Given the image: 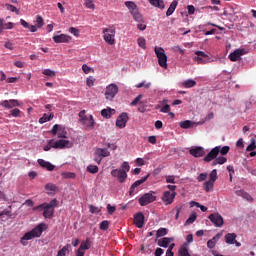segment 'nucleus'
<instances>
[{
    "label": "nucleus",
    "mask_w": 256,
    "mask_h": 256,
    "mask_svg": "<svg viewBox=\"0 0 256 256\" xmlns=\"http://www.w3.org/2000/svg\"><path fill=\"white\" fill-rule=\"evenodd\" d=\"M48 225L46 223H40L36 227H34L32 230L26 232L21 238H20V244L23 247H27L29 242L33 239L41 238L43 235V231H47Z\"/></svg>",
    "instance_id": "nucleus-1"
},
{
    "label": "nucleus",
    "mask_w": 256,
    "mask_h": 256,
    "mask_svg": "<svg viewBox=\"0 0 256 256\" xmlns=\"http://www.w3.org/2000/svg\"><path fill=\"white\" fill-rule=\"evenodd\" d=\"M58 203L56 199H53L50 203H43L35 208L37 209H43V216L45 218H52L54 214V208L57 207Z\"/></svg>",
    "instance_id": "nucleus-2"
},
{
    "label": "nucleus",
    "mask_w": 256,
    "mask_h": 256,
    "mask_svg": "<svg viewBox=\"0 0 256 256\" xmlns=\"http://www.w3.org/2000/svg\"><path fill=\"white\" fill-rule=\"evenodd\" d=\"M111 153L107 148H96L94 151L93 161L100 165L104 158L110 157Z\"/></svg>",
    "instance_id": "nucleus-3"
},
{
    "label": "nucleus",
    "mask_w": 256,
    "mask_h": 256,
    "mask_svg": "<svg viewBox=\"0 0 256 256\" xmlns=\"http://www.w3.org/2000/svg\"><path fill=\"white\" fill-rule=\"evenodd\" d=\"M219 178L217 175V169H213L209 174V180L204 182L203 189L209 193L212 191L213 187L215 186L216 180Z\"/></svg>",
    "instance_id": "nucleus-4"
},
{
    "label": "nucleus",
    "mask_w": 256,
    "mask_h": 256,
    "mask_svg": "<svg viewBox=\"0 0 256 256\" xmlns=\"http://www.w3.org/2000/svg\"><path fill=\"white\" fill-rule=\"evenodd\" d=\"M119 93V87L115 83L109 84L105 89V99L107 101H113L116 95Z\"/></svg>",
    "instance_id": "nucleus-5"
},
{
    "label": "nucleus",
    "mask_w": 256,
    "mask_h": 256,
    "mask_svg": "<svg viewBox=\"0 0 256 256\" xmlns=\"http://www.w3.org/2000/svg\"><path fill=\"white\" fill-rule=\"evenodd\" d=\"M103 39L106 43L109 45L115 44V36H116V28L115 27H109L103 29Z\"/></svg>",
    "instance_id": "nucleus-6"
},
{
    "label": "nucleus",
    "mask_w": 256,
    "mask_h": 256,
    "mask_svg": "<svg viewBox=\"0 0 256 256\" xmlns=\"http://www.w3.org/2000/svg\"><path fill=\"white\" fill-rule=\"evenodd\" d=\"M50 144L53 146V149L56 150H63V149H71L73 147V143L69 140H57L54 141L53 139L50 140Z\"/></svg>",
    "instance_id": "nucleus-7"
},
{
    "label": "nucleus",
    "mask_w": 256,
    "mask_h": 256,
    "mask_svg": "<svg viewBox=\"0 0 256 256\" xmlns=\"http://www.w3.org/2000/svg\"><path fill=\"white\" fill-rule=\"evenodd\" d=\"M155 53L158 58V63L160 67L167 69V55L165 54V50L162 47H155Z\"/></svg>",
    "instance_id": "nucleus-8"
},
{
    "label": "nucleus",
    "mask_w": 256,
    "mask_h": 256,
    "mask_svg": "<svg viewBox=\"0 0 256 256\" xmlns=\"http://www.w3.org/2000/svg\"><path fill=\"white\" fill-rule=\"evenodd\" d=\"M150 174H147L146 176L142 177L141 179L136 180V182L130 187L129 195L133 197L135 194L139 192V186L142 185L147 181Z\"/></svg>",
    "instance_id": "nucleus-9"
},
{
    "label": "nucleus",
    "mask_w": 256,
    "mask_h": 256,
    "mask_svg": "<svg viewBox=\"0 0 256 256\" xmlns=\"http://www.w3.org/2000/svg\"><path fill=\"white\" fill-rule=\"evenodd\" d=\"M155 192L151 191L149 193L144 194L141 198H139L138 202L141 206H146L156 200V196H154Z\"/></svg>",
    "instance_id": "nucleus-10"
},
{
    "label": "nucleus",
    "mask_w": 256,
    "mask_h": 256,
    "mask_svg": "<svg viewBox=\"0 0 256 256\" xmlns=\"http://www.w3.org/2000/svg\"><path fill=\"white\" fill-rule=\"evenodd\" d=\"M219 151H221V146H216L211 149V152H209L204 158L203 161L206 163H210L213 160H216L219 156Z\"/></svg>",
    "instance_id": "nucleus-11"
},
{
    "label": "nucleus",
    "mask_w": 256,
    "mask_h": 256,
    "mask_svg": "<svg viewBox=\"0 0 256 256\" xmlns=\"http://www.w3.org/2000/svg\"><path fill=\"white\" fill-rule=\"evenodd\" d=\"M111 175L112 177L117 178L119 183H125L127 180V173H125V171L122 169H113L111 171Z\"/></svg>",
    "instance_id": "nucleus-12"
},
{
    "label": "nucleus",
    "mask_w": 256,
    "mask_h": 256,
    "mask_svg": "<svg viewBox=\"0 0 256 256\" xmlns=\"http://www.w3.org/2000/svg\"><path fill=\"white\" fill-rule=\"evenodd\" d=\"M208 218L215 227H222L224 224V219L219 213H212L208 216Z\"/></svg>",
    "instance_id": "nucleus-13"
},
{
    "label": "nucleus",
    "mask_w": 256,
    "mask_h": 256,
    "mask_svg": "<svg viewBox=\"0 0 256 256\" xmlns=\"http://www.w3.org/2000/svg\"><path fill=\"white\" fill-rule=\"evenodd\" d=\"M176 195V192L166 191L163 194L162 200L166 205H171L174 202Z\"/></svg>",
    "instance_id": "nucleus-14"
},
{
    "label": "nucleus",
    "mask_w": 256,
    "mask_h": 256,
    "mask_svg": "<svg viewBox=\"0 0 256 256\" xmlns=\"http://www.w3.org/2000/svg\"><path fill=\"white\" fill-rule=\"evenodd\" d=\"M189 154L194 158H201L206 155V151L203 147H195L189 150Z\"/></svg>",
    "instance_id": "nucleus-15"
},
{
    "label": "nucleus",
    "mask_w": 256,
    "mask_h": 256,
    "mask_svg": "<svg viewBox=\"0 0 256 256\" xmlns=\"http://www.w3.org/2000/svg\"><path fill=\"white\" fill-rule=\"evenodd\" d=\"M127 121H129V116L127 113H122L116 120V126L119 128H124L127 125Z\"/></svg>",
    "instance_id": "nucleus-16"
},
{
    "label": "nucleus",
    "mask_w": 256,
    "mask_h": 256,
    "mask_svg": "<svg viewBox=\"0 0 256 256\" xmlns=\"http://www.w3.org/2000/svg\"><path fill=\"white\" fill-rule=\"evenodd\" d=\"M242 55H245V50L237 49L234 52L230 53L229 59L231 62H237Z\"/></svg>",
    "instance_id": "nucleus-17"
},
{
    "label": "nucleus",
    "mask_w": 256,
    "mask_h": 256,
    "mask_svg": "<svg viewBox=\"0 0 256 256\" xmlns=\"http://www.w3.org/2000/svg\"><path fill=\"white\" fill-rule=\"evenodd\" d=\"M37 162L40 167L46 169L49 172H52L55 169V166L49 161H45V159H38Z\"/></svg>",
    "instance_id": "nucleus-18"
},
{
    "label": "nucleus",
    "mask_w": 256,
    "mask_h": 256,
    "mask_svg": "<svg viewBox=\"0 0 256 256\" xmlns=\"http://www.w3.org/2000/svg\"><path fill=\"white\" fill-rule=\"evenodd\" d=\"M71 39L72 37L66 34L53 36V40L55 43H68Z\"/></svg>",
    "instance_id": "nucleus-19"
},
{
    "label": "nucleus",
    "mask_w": 256,
    "mask_h": 256,
    "mask_svg": "<svg viewBox=\"0 0 256 256\" xmlns=\"http://www.w3.org/2000/svg\"><path fill=\"white\" fill-rule=\"evenodd\" d=\"M134 224L138 229H142L144 225V215L143 213L139 212L134 216Z\"/></svg>",
    "instance_id": "nucleus-20"
},
{
    "label": "nucleus",
    "mask_w": 256,
    "mask_h": 256,
    "mask_svg": "<svg viewBox=\"0 0 256 256\" xmlns=\"http://www.w3.org/2000/svg\"><path fill=\"white\" fill-rule=\"evenodd\" d=\"M1 106L7 109H12L13 107H20L21 104L18 100H6L1 103Z\"/></svg>",
    "instance_id": "nucleus-21"
},
{
    "label": "nucleus",
    "mask_w": 256,
    "mask_h": 256,
    "mask_svg": "<svg viewBox=\"0 0 256 256\" xmlns=\"http://www.w3.org/2000/svg\"><path fill=\"white\" fill-rule=\"evenodd\" d=\"M173 241H174L173 238L164 237V238L158 240V246L162 247V248H168L170 243Z\"/></svg>",
    "instance_id": "nucleus-22"
},
{
    "label": "nucleus",
    "mask_w": 256,
    "mask_h": 256,
    "mask_svg": "<svg viewBox=\"0 0 256 256\" xmlns=\"http://www.w3.org/2000/svg\"><path fill=\"white\" fill-rule=\"evenodd\" d=\"M115 114H116V110L110 107H108L107 109L101 110V116H103L106 119H110Z\"/></svg>",
    "instance_id": "nucleus-23"
},
{
    "label": "nucleus",
    "mask_w": 256,
    "mask_h": 256,
    "mask_svg": "<svg viewBox=\"0 0 256 256\" xmlns=\"http://www.w3.org/2000/svg\"><path fill=\"white\" fill-rule=\"evenodd\" d=\"M219 239H221V235L216 234L212 239L208 240L207 247L209 249H214L215 246L217 245V242L219 241Z\"/></svg>",
    "instance_id": "nucleus-24"
},
{
    "label": "nucleus",
    "mask_w": 256,
    "mask_h": 256,
    "mask_svg": "<svg viewBox=\"0 0 256 256\" xmlns=\"http://www.w3.org/2000/svg\"><path fill=\"white\" fill-rule=\"evenodd\" d=\"M80 124L84 125L86 129L94 126L95 122H94L93 116L90 115L89 117L85 118L83 121L80 122Z\"/></svg>",
    "instance_id": "nucleus-25"
},
{
    "label": "nucleus",
    "mask_w": 256,
    "mask_h": 256,
    "mask_svg": "<svg viewBox=\"0 0 256 256\" xmlns=\"http://www.w3.org/2000/svg\"><path fill=\"white\" fill-rule=\"evenodd\" d=\"M237 235L235 233H228L225 235L226 244L234 245L236 242Z\"/></svg>",
    "instance_id": "nucleus-26"
},
{
    "label": "nucleus",
    "mask_w": 256,
    "mask_h": 256,
    "mask_svg": "<svg viewBox=\"0 0 256 256\" xmlns=\"http://www.w3.org/2000/svg\"><path fill=\"white\" fill-rule=\"evenodd\" d=\"M179 0H172V4H170V7L167 10L166 16L169 17L171 16L174 11L176 10L178 6Z\"/></svg>",
    "instance_id": "nucleus-27"
},
{
    "label": "nucleus",
    "mask_w": 256,
    "mask_h": 256,
    "mask_svg": "<svg viewBox=\"0 0 256 256\" xmlns=\"http://www.w3.org/2000/svg\"><path fill=\"white\" fill-rule=\"evenodd\" d=\"M148 1L154 7H157L159 9H165L164 0H148Z\"/></svg>",
    "instance_id": "nucleus-28"
},
{
    "label": "nucleus",
    "mask_w": 256,
    "mask_h": 256,
    "mask_svg": "<svg viewBox=\"0 0 256 256\" xmlns=\"http://www.w3.org/2000/svg\"><path fill=\"white\" fill-rule=\"evenodd\" d=\"M196 85H197V82H196L195 80H193V79H187V80H185V81L182 82V86H183L184 88H187V89L193 88V87H195Z\"/></svg>",
    "instance_id": "nucleus-29"
},
{
    "label": "nucleus",
    "mask_w": 256,
    "mask_h": 256,
    "mask_svg": "<svg viewBox=\"0 0 256 256\" xmlns=\"http://www.w3.org/2000/svg\"><path fill=\"white\" fill-rule=\"evenodd\" d=\"M125 6L129 9L130 14H133L134 11L138 10L135 2L133 1H126Z\"/></svg>",
    "instance_id": "nucleus-30"
},
{
    "label": "nucleus",
    "mask_w": 256,
    "mask_h": 256,
    "mask_svg": "<svg viewBox=\"0 0 256 256\" xmlns=\"http://www.w3.org/2000/svg\"><path fill=\"white\" fill-rule=\"evenodd\" d=\"M226 162H227V158L224 156H220V157L216 158L215 160H213L212 166L223 165Z\"/></svg>",
    "instance_id": "nucleus-31"
},
{
    "label": "nucleus",
    "mask_w": 256,
    "mask_h": 256,
    "mask_svg": "<svg viewBox=\"0 0 256 256\" xmlns=\"http://www.w3.org/2000/svg\"><path fill=\"white\" fill-rule=\"evenodd\" d=\"M193 125H194V122L190 121V120H185V121L179 122V126L182 129H189V128L193 127Z\"/></svg>",
    "instance_id": "nucleus-32"
},
{
    "label": "nucleus",
    "mask_w": 256,
    "mask_h": 256,
    "mask_svg": "<svg viewBox=\"0 0 256 256\" xmlns=\"http://www.w3.org/2000/svg\"><path fill=\"white\" fill-rule=\"evenodd\" d=\"M71 248L70 244L65 245L62 249L58 251L57 256H67L69 254V249Z\"/></svg>",
    "instance_id": "nucleus-33"
},
{
    "label": "nucleus",
    "mask_w": 256,
    "mask_h": 256,
    "mask_svg": "<svg viewBox=\"0 0 256 256\" xmlns=\"http://www.w3.org/2000/svg\"><path fill=\"white\" fill-rule=\"evenodd\" d=\"M86 171L90 174H97L99 172V167L97 165L90 164L86 167Z\"/></svg>",
    "instance_id": "nucleus-34"
},
{
    "label": "nucleus",
    "mask_w": 256,
    "mask_h": 256,
    "mask_svg": "<svg viewBox=\"0 0 256 256\" xmlns=\"http://www.w3.org/2000/svg\"><path fill=\"white\" fill-rule=\"evenodd\" d=\"M131 15L133 16V19H134L136 22H142V21H143V17H142V15L139 13L138 9L135 10L134 12H132Z\"/></svg>",
    "instance_id": "nucleus-35"
},
{
    "label": "nucleus",
    "mask_w": 256,
    "mask_h": 256,
    "mask_svg": "<svg viewBox=\"0 0 256 256\" xmlns=\"http://www.w3.org/2000/svg\"><path fill=\"white\" fill-rule=\"evenodd\" d=\"M178 256H192V255L189 253V250L187 247L182 246L178 251Z\"/></svg>",
    "instance_id": "nucleus-36"
},
{
    "label": "nucleus",
    "mask_w": 256,
    "mask_h": 256,
    "mask_svg": "<svg viewBox=\"0 0 256 256\" xmlns=\"http://www.w3.org/2000/svg\"><path fill=\"white\" fill-rule=\"evenodd\" d=\"M109 225H110V222H109L108 220H103V221L99 224V229H100L101 231H108Z\"/></svg>",
    "instance_id": "nucleus-37"
},
{
    "label": "nucleus",
    "mask_w": 256,
    "mask_h": 256,
    "mask_svg": "<svg viewBox=\"0 0 256 256\" xmlns=\"http://www.w3.org/2000/svg\"><path fill=\"white\" fill-rule=\"evenodd\" d=\"M53 117H54L53 114H50V115L44 114L43 117H41V118L39 119V123H40V124H43V123H45V122H47V121L52 120Z\"/></svg>",
    "instance_id": "nucleus-38"
},
{
    "label": "nucleus",
    "mask_w": 256,
    "mask_h": 256,
    "mask_svg": "<svg viewBox=\"0 0 256 256\" xmlns=\"http://www.w3.org/2000/svg\"><path fill=\"white\" fill-rule=\"evenodd\" d=\"M6 9L15 13L16 15L20 14V10H18L16 6H13V4H6Z\"/></svg>",
    "instance_id": "nucleus-39"
},
{
    "label": "nucleus",
    "mask_w": 256,
    "mask_h": 256,
    "mask_svg": "<svg viewBox=\"0 0 256 256\" xmlns=\"http://www.w3.org/2000/svg\"><path fill=\"white\" fill-rule=\"evenodd\" d=\"M208 57H201V56H199V57H197V56H195L194 58H193V60H194V62H196L197 64H202V65H204V64H207V60H205V59H207Z\"/></svg>",
    "instance_id": "nucleus-40"
},
{
    "label": "nucleus",
    "mask_w": 256,
    "mask_h": 256,
    "mask_svg": "<svg viewBox=\"0 0 256 256\" xmlns=\"http://www.w3.org/2000/svg\"><path fill=\"white\" fill-rule=\"evenodd\" d=\"M168 233V230L166 228H160L158 231H157V239L159 238H162V237H165Z\"/></svg>",
    "instance_id": "nucleus-41"
},
{
    "label": "nucleus",
    "mask_w": 256,
    "mask_h": 256,
    "mask_svg": "<svg viewBox=\"0 0 256 256\" xmlns=\"http://www.w3.org/2000/svg\"><path fill=\"white\" fill-rule=\"evenodd\" d=\"M121 170L127 174L129 170H131V166H129V162L124 161L121 165Z\"/></svg>",
    "instance_id": "nucleus-42"
},
{
    "label": "nucleus",
    "mask_w": 256,
    "mask_h": 256,
    "mask_svg": "<svg viewBox=\"0 0 256 256\" xmlns=\"http://www.w3.org/2000/svg\"><path fill=\"white\" fill-rule=\"evenodd\" d=\"M146 88L149 89L151 87V82L142 81L141 83L136 84V88Z\"/></svg>",
    "instance_id": "nucleus-43"
},
{
    "label": "nucleus",
    "mask_w": 256,
    "mask_h": 256,
    "mask_svg": "<svg viewBox=\"0 0 256 256\" xmlns=\"http://www.w3.org/2000/svg\"><path fill=\"white\" fill-rule=\"evenodd\" d=\"M247 152H252L256 150V140L254 138L251 139L250 145L247 147Z\"/></svg>",
    "instance_id": "nucleus-44"
},
{
    "label": "nucleus",
    "mask_w": 256,
    "mask_h": 256,
    "mask_svg": "<svg viewBox=\"0 0 256 256\" xmlns=\"http://www.w3.org/2000/svg\"><path fill=\"white\" fill-rule=\"evenodd\" d=\"M207 178H208V173L202 172V173H200V174L197 176V181H198V182H204V181L207 180Z\"/></svg>",
    "instance_id": "nucleus-45"
},
{
    "label": "nucleus",
    "mask_w": 256,
    "mask_h": 256,
    "mask_svg": "<svg viewBox=\"0 0 256 256\" xmlns=\"http://www.w3.org/2000/svg\"><path fill=\"white\" fill-rule=\"evenodd\" d=\"M197 219V214L192 213L189 218L186 220L185 224H193Z\"/></svg>",
    "instance_id": "nucleus-46"
},
{
    "label": "nucleus",
    "mask_w": 256,
    "mask_h": 256,
    "mask_svg": "<svg viewBox=\"0 0 256 256\" xmlns=\"http://www.w3.org/2000/svg\"><path fill=\"white\" fill-rule=\"evenodd\" d=\"M43 75L48 76V77H55L56 73L53 70L50 69H44L42 72Z\"/></svg>",
    "instance_id": "nucleus-47"
},
{
    "label": "nucleus",
    "mask_w": 256,
    "mask_h": 256,
    "mask_svg": "<svg viewBox=\"0 0 256 256\" xmlns=\"http://www.w3.org/2000/svg\"><path fill=\"white\" fill-rule=\"evenodd\" d=\"M43 25H45V22H44V20H43V17H41V16H36V26H37L38 28H41V27H43Z\"/></svg>",
    "instance_id": "nucleus-48"
},
{
    "label": "nucleus",
    "mask_w": 256,
    "mask_h": 256,
    "mask_svg": "<svg viewBox=\"0 0 256 256\" xmlns=\"http://www.w3.org/2000/svg\"><path fill=\"white\" fill-rule=\"evenodd\" d=\"M137 43L141 49H146V40L143 37H139Z\"/></svg>",
    "instance_id": "nucleus-49"
},
{
    "label": "nucleus",
    "mask_w": 256,
    "mask_h": 256,
    "mask_svg": "<svg viewBox=\"0 0 256 256\" xmlns=\"http://www.w3.org/2000/svg\"><path fill=\"white\" fill-rule=\"evenodd\" d=\"M229 150H230V147H229V146H223L222 148H221V146H220L219 153H220L222 156H226V155L228 154Z\"/></svg>",
    "instance_id": "nucleus-50"
},
{
    "label": "nucleus",
    "mask_w": 256,
    "mask_h": 256,
    "mask_svg": "<svg viewBox=\"0 0 256 256\" xmlns=\"http://www.w3.org/2000/svg\"><path fill=\"white\" fill-rule=\"evenodd\" d=\"M45 189L47 191H51V192H55L58 190V188H57V186H55V184H50V183L46 184Z\"/></svg>",
    "instance_id": "nucleus-51"
},
{
    "label": "nucleus",
    "mask_w": 256,
    "mask_h": 256,
    "mask_svg": "<svg viewBox=\"0 0 256 256\" xmlns=\"http://www.w3.org/2000/svg\"><path fill=\"white\" fill-rule=\"evenodd\" d=\"M236 194H237L238 196H242L243 198H245V199H247V200L252 199V197H251L248 193H245V192H243L242 190L237 191Z\"/></svg>",
    "instance_id": "nucleus-52"
},
{
    "label": "nucleus",
    "mask_w": 256,
    "mask_h": 256,
    "mask_svg": "<svg viewBox=\"0 0 256 256\" xmlns=\"http://www.w3.org/2000/svg\"><path fill=\"white\" fill-rule=\"evenodd\" d=\"M84 5L88 9H91V10L95 9V4H94L93 0H86V3H84Z\"/></svg>",
    "instance_id": "nucleus-53"
},
{
    "label": "nucleus",
    "mask_w": 256,
    "mask_h": 256,
    "mask_svg": "<svg viewBox=\"0 0 256 256\" xmlns=\"http://www.w3.org/2000/svg\"><path fill=\"white\" fill-rule=\"evenodd\" d=\"M21 113H22V112H21V110H19V109H13V110L10 111V115H11L12 117H15V118L20 117Z\"/></svg>",
    "instance_id": "nucleus-54"
},
{
    "label": "nucleus",
    "mask_w": 256,
    "mask_h": 256,
    "mask_svg": "<svg viewBox=\"0 0 256 256\" xmlns=\"http://www.w3.org/2000/svg\"><path fill=\"white\" fill-rule=\"evenodd\" d=\"M79 249L82 251L89 250V240H86V242L80 243Z\"/></svg>",
    "instance_id": "nucleus-55"
},
{
    "label": "nucleus",
    "mask_w": 256,
    "mask_h": 256,
    "mask_svg": "<svg viewBox=\"0 0 256 256\" xmlns=\"http://www.w3.org/2000/svg\"><path fill=\"white\" fill-rule=\"evenodd\" d=\"M94 83H95V78L93 76H89L87 79H86V85L88 87H92L94 86Z\"/></svg>",
    "instance_id": "nucleus-56"
},
{
    "label": "nucleus",
    "mask_w": 256,
    "mask_h": 256,
    "mask_svg": "<svg viewBox=\"0 0 256 256\" xmlns=\"http://www.w3.org/2000/svg\"><path fill=\"white\" fill-rule=\"evenodd\" d=\"M227 170H228V172H230L229 173V177H230V182H232L233 174L235 172L234 167L232 165H228L227 166Z\"/></svg>",
    "instance_id": "nucleus-57"
},
{
    "label": "nucleus",
    "mask_w": 256,
    "mask_h": 256,
    "mask_svg": "<svg viewBox=\"0 0 256 256\" xmlns=\"http://www.w3.org/2000/svg\"><path fill=\"white\" fill-rule=\"evenodd\" d=\"M69 32H70L71 34H73L74 36H76V37H79V35H80V30L77 29V28H74V27H71V28L69 29Z\"/></svg>",
    "instance_id": "nucleus-58"
},
{
    "label": "nucleus",
    "mask_w": 256,
    "mask_h": 256,
    "mask_svg": "<svg viewBox=\"0 0 256 256\" xmlns=\"http://www.w3.org/2000/svg\"><path fill=\"white\" fill-rule=\"evenodd\" d=\"M182 210V207L181 206H176V208L172 209V213H175L176 212V220L179 219V215H180V212Z\"/></svg>",
    "instance_id": "nucleus-59"
},
{
    "label": "nucleus",
    "mask_w": 256,
    "mask_h": 256,
    "mask_svg": "<svg viewBox=\"0 0 256 256\" xmlns=\"http://www.w3.org/2000/svg\"><path fill=\"white\" fill-rule=\"evenodd\" d=\"M88 208H89V212L91 213H99L101 211L98 207L94 205H89Z\"/></svg>",
    "instance_id": "nucleus-60"
},
{
    "label": "nucleus",
    "mask_w": 256,
    "mask_h": 256,
    "mask_svg": "<svg viewBox=\"0 0 256 256\" xmlns=\"http://www.w3.org/2000/svg\"><path fill=\"white\" fill-rule=\"evenodd\" d=\"M166 182L167 183H171V184H175V175H168L166 176Z\"/></svg>",
    "instance_id": "nucleus-61"
},
{
    "label": "nucleus",
    "mask_w": 256,
    "mask_h": 256,
    "mask_svg": "<svg viewBox=\"0 0 256 256\" xmlns=\"http://www.w3.org/2000/svg\"><path fill=\"white\" fill-rule=\"evenodd\" d=\"M79 117H80V123L83 122L85 119H87L88 116H86V111L85 110L80 111Z\"/></svg>",
    "instance_id": "nucleus-62"
},
{
    "label": "nucleus",
    "mask_w": 256,
    "mask_h": 256,
    "mask_svg": "<svg viewBox=\"0 0 256 256\" xmlns=\"http://www.w3.org/2000/svg\"><path fill=\"white\" fill-rule=\"evenodd\" d=\"M171 111V107L170 105L166 104L165 106H163L160 110V112L162 113H169Z\"/></svg>",
    "instance_id": "nucleus-63"
},
{
    "label": "nucleus",
    "mask_w": 256,
    "mask_h": 256,
    "mask_svg": "<svg viewBox=\"0 0 256 256\" xmlns=\"http://www.w3.org/2000/svg\"><path fill=\"white\" fill-rule=\"evenodd\" d=\"M142 94H139V96L137 98L134 99V101L131 102V106H136L138 104V102L142 99Z\"/></svg>",
    "instance_id": "nucleus-64"
}]
</instances>
